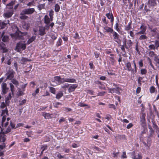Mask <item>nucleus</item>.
I'll list each match as a JSON object with an SVG mask.
<instances>
[{"label": "nucleus", "mask_w": 159, "mask_h": 159, "mask_svg": "<svg viewBox=\"0 0 159 159\" xmlns=\"http://www.w3.org/2000/svg\"><path fill=\"white\" fill-rule=\"evenodd\" d=\"M0 143L2 142L3 143L2 144H0V157L3 156L4 155V151L2 150L5 148L6 146V144L4 142L5 141L6 139L5 134H6L11 131V130H6L4 132L3 131L4 130H0Z\"/></svg>", "instance_id": "f257e3e1"}, {"label": "nucleus", "mask_w": 159, "mask_h": 159, "mask_svg": "<svg viewBox=\"0 0 159 159\" xmlns=\"http://www.w3.org/2000/svg\"><path fill=\"white\" fill-rule=\"evenodd\" d=\"M133 66H134V69L132 68L130 62H128L125 64V66H126V70L129 71H130L132 73L135 74L137 72V67L136 63L135 62V61L134 60L133 61Z\"/></svg>", "instance_id": "f03ea898"}, {"label": "nucleus", "mask_w": 159, "mask_h": 159, "mask_svg": "<svg viewBox=\"0 0 159 159\" xmlns=\"http://www.w3.org/2000/svg\"><path fill=\"white\" fill-rule=\"evenodd\" d=\"M26 47V44L25 41H20L17 43L15 50L18 52H20L21 51L25 50Z\"/></svg>", "instance_id": "7ed1b4c3"}, {"label": "nucleus", "mask_w": 159, "mask_h": 159, "mask_svg": "<svg viewBox=\"0 0 159 159\" xmlns=\"http://www.w3.org/2000/svg\"><path fill=\"white\" fill-rule=\"evenodd\" d=\"M77 85L76 84H73L69 87V84H66L62 87L63 88L65 89V93H68L74 91L75 89L77 87Z\"/></svg>", "instance_id": "20e7f679"}, {"label": "nucleus", "mask_w": 159, "mask_h": 159, "mask_svg": "<svg viewBox=\"0 0 159 159\" xmlns=\"http://www.w3.org/2000/svg\"><path fill=\"white\" fill-rule=\"evenodd\" d=\"M145 113L142 112L140 116V125L144 129L146 128V122L145 119Z\"/></svg>", "instance_id": "39448f33"}, {"label": "nucleus", "mask_w": 159, "mask_h": 159, "mask_svg": "<svg viewBox=\"0 0 159 159\" xmlns=\"http://www.w3.org/2000/svg\"><path fill=\"white\" fill-rule=\"evenodd\" d=\"M131 157L133 159H142V157L140 153L137 151H134L129 153Z\"/></svg>", "instance_id": "423d86ee"}, {"label": "nucleus", "mask_w": 159, "mask_h": 159, "mask_svg": "<svg viewBox=\"0 0 159 159\" xmlns=\"http://www.w3.org/2000/svg\"><path fill=\"white\" fill-rule=\"evenodd\" d=\"M35 11L34 8H30L23 10L20 13L21 15H31Z\"/></svg>", "instance_id": "0eeeda50"}, {"label": "nucleus", "mask_w": 159, "mask_h": 159, "mask_svg": "<svg viewBox=\"0 0 159 159\" xmlns=\"http://www.w3.org/2000/svg\"><path fill=\"white\" fill-rule=\"evenodd\" d=\"M109 93H116L117 94L120 95V91L121 90L120 88L116 87V88H112L109 89Z\"/></svg>", "instance_id": "6e6552de"}, {"label": "nucleus", "mask_w": 159, "mask_h": 159, "mask_svg": "<svg viewBox=\"0 0 159 159\" xmlns=\"http://www.w3.org/2000/svg\"><path fill=\"white\" fill-rule=\"evenodd\" d=\"M146 29V26L144 25V24L143 23L140 28V29L141 30L138 32L136 34H144L145 33Z\"/></svg>", "instance_id": "1a4fd4ad"}, {"label": "nucleus", "mask_w": 159, "mask_h": 159, "mask_svg": "<svg viewBox=\"0 0 159 159\" xmlns=\"http://www.w3.org/2000/svg\"><path fill=\"white\" fill-rule=\"evenodd\" d=\"M106 16L107 17L108 19H111L110 22L112 26L114 23V17L111 11V13L109 12L107 13L106 14Z\"/></svg>", "instance_id": "9d476101"}, {"label": "nucleus", "mask_w": 159, "mask_h": 159, "mask_svg": "<svg viewBox=\"0 0 159 159\" xmlns=\"http://www.w3.org/2000/svg\"><path fill=\"white\" fill-rule=\"evenodd\" d=\"M15 72L12 70H10L9 72L6 74L7 77L6 80H11L14 76Z\"/></svg>", "instance_id": "9b49d317"}, {"label": "nucleus", "mask_w": 159, "mask_h": 159, "mask_svg": "<svg viewBox=\"0 0 159 159\" xmlns=\"http://www.w3.org/2000/svg\"><path fill=\"white\" fill-rule=\"evenodd\" d=\"M111 34H112L114 41L118 43V40H120L119 34L114 30Z\"/></svg>", "instance_id": "f8f14e48"}, {"label": "nucleus", "mask_w": 159, "mask_h": 159, "mask_svg": "<svg viewBox=\"0 0 159 159\" xmlns=\"http://www.w3.org/2000/svg\"><path fill=\"white\" fill-rule=\"evenodd\" d=\"M2 93L5 94L8 91L9 88L7 87V84L6 83H2Z\"/></svg>", "instance_id": "ddd939ff"}, {"label": "nucleus", "mask_w": 159, "mask_h": 159, "mask_svg": "<svg viewBox=\"0 0 159 159\" xmlns=\"http://www.w3.org/2000/svg\"><path fill=\"white\" fill-rule=\"evenodd\" d=\"M13 10L11 9L7 11L6 13L4 14V16L7 18H9L11 17L13 14Z\"/></svg>", "instance_id": "4468645a"}, {"label": "nucleus", "mask_w": 159, "mask_h": 159, "mask_svg": "<svg viewBox=\"0 0 159 159\" xmlns=\"http://www.w3.org/2000/svg\"><path fill=\"white\" fill-rule=\"evenodd\" d=\"M148 5L151 7H155L157 5V0H148Z\"/></svg>", "instance_id": "2eb2a0df"}, {"label": "nucleus", "mask_w": 159, "mask_h": 159, "mask_svg": "<svg viewBox=\"0 0 159 159\" xmlns=\"http://www.w3.org/2000/svg\"><path fill=\"white\" fill-rule=\"evenodd\" d=\"M5 32L3 31L1 35V37L2 38V40L4 42H7L8 41L9 37L7 35H4Z\"/></svg>", "instance_id": "dca6fc26"}, {"label": "nucleus", "mask_w": 159, "mask_h": 159, "mask_svg": "<svg viewBox=\"0 0 159 159\" xmlns=\"http://www.w3.org/2000/svg\"><path fill=\"white\" fill-rule=\"evenodd\" d=\"M18 35L17 36V39H22L23 36L27 34V32H22L19 31L18 33Z\"/></svg>", "instance_id": "f3484780"}, {"label": "nucleus", "mask_w": 159, "mask_h": 159, "mask_svg": "<svg viewBox=\"0 0 159 159\" xmlns=\"http://www.w3.org/2000/svg\"><path fill=\"white\" fill-rule=\"evenodd\" d=\"M104 29L105 30L104 31L105 33H111L113 31V30L112 28H111L107 26H106L104 27Z\"/></svg>", "instance_id": "a211bd4d"}, {"label": "nucleus", "mask_w": 159, "mask_h": 159, "mask_svg": "<svg viewBox=\"0 0 159 159\" xmlns=\"http://www.w3.org/2000/svg\"><path fill=\"white\" fill-rule=\"evenodd\" d=\"M45 28L44 27H40L39 29V35L43 36L46 33L45 32Z\"/></svg>", "instance_id": "6ab92c4d"}, {"label": "nucleus", "mask_w": 159, "mask_h": 159, "mask_svg": "<svg viewBox=\"0 0 159 159\" xmlns=\"http://www.w3.org/2000/svg\"><path fill=\"white\" fill-rule=\"evenodd\" d=\"M123 42L124 43V44L121 46V49L123 52H125V48H126L127 49L128 48L127 47L126 45V39H125V40Z\"/></svg>", "instance_id": "aec40b11"}, {"label": "nucleus", "mask_w": 159, "mask_h": 159, "mask_svg": "<svg viewBox=\"0 0 159 159\" xmlns=\"http://www.w3.org/2000/svg\"><path fill=\"white\" fill-rule=\"evenodd\" d=\"M132 22L131 21L127 25L125 26L124 30L126 31H129L132 29Z\"/></svg>", "instance_id": "412c9836"}, {"label": "nucleus", "mask_w": 159, "mask_h": 159, "mask_svg": "<svg viewBox=\"0 0 159 159\" xmlns=\"http://www.w3.org/2000/svg\"><path fill=\"white\" fill-rule=\"evenodd\" d=\"M52 115L48 113H44L42 115L46 119H49L53 118V117L52 116Z\"/></svg>", "instance_id": "4be33fe9"}, {"label": "nucleus", "mask_w": 159, "mask_h": 159, "mask_svg": "<svg viewBox=\"0 0 159 159\" xmlns=\"http://www.w3.org/2000/svg\"><path fill=\"white\" fill-rule=\"evenodd\" d=\"M157 55L153 51H150L148 53V56L151 57H154V58Z\"/></svg>", "instance_id": "5701e85b"}, {"label": "nucleus", "mask_w": 159, "mask_h": 159, "mask_svg": "<svg viewBox=\"0 0 159 159\" xmlns=\"http://www.w3.org/2000/svg\"><path fill=\"white\" fill-rule=\"evenodd\" d=\"M36 39V36H33L30 38L28 40L27 43L28 44H30L35 40Z\"/></svg>", "instance_id": "b1692460"}, {"label": "nucleus", "mask_w": 159, "mask_h": 159, "mask_svg": "<svg viewBox=\"0 0 159 159\" xmlns=\"http://www.w3.org/2000/svg\"><path fill=\"white\" fill-rule=\"evenodd\" d=\"M151 42L154 43V46L156 49H157L159 47V40H155L154 41H152Z\"/></svg>", "instance_id": "393cba45"}, {"label": "nucleus", "mask_w": 159, "mask_h": 159, "mask_svg": "<svg viewBox=\"0 0 159 159\" xmlns=\"http://www.w3.org/2000/svg\"><path fill=\"white\" fill-rule=\"evenodd\" d=\"M50 20H50V19L46 15L45 16L44 22L45 23L47 24H48L50 23Z\"/></svg>", "instance_id": "a878e982"}, {"label": "nucleus", "mask_w": 159, "mask_h": 159, "mask_svg": "<svg viewBox=\"0 0 159 159\" xmlns=\"http://www.w3.org/2000/svg\"><path fill=\"white\" fill-rule=\"evenodd\" d=\"M126 44H127V46L129 48L132 46L133 42L130 39H128L127 41Z\"/></svg>", "instance_id": "bb28decb"}, {"label": "nucleus", "mask_w": 159, "mask_h": 159, "mask_svg": "<svg viewBox=\"0 0 159 159\" xmlns=\"http://www.w3.org/2000/svg\"><path fill=\"white\" fill-rule=\"evenodd\" d=\"M143 78H144V77H139L138 78V83L139 84V85L140 86L141 85L142 82H143V83L144 82V81H142Z\"/></svg>", "instance_id": "cd10ccee"}, {"label": "nucleus", "mask_w": 159, "mask_h": 159, "mask_svg": "<svg viewBox=\"0 0 159 159\" xmlns=\"http://www.w3.org/2000/svg\"><path fill=\"white\" fill-rule=\"evenodd\" d=\"M15 4L14 2L13 1H11L9 4L7 5V6H10L9 8L10 10L13 9V5Z\"/></svg>", "instance_id": "c85d7f7f"}, {"label": "nucleus", "mask_w": 159, "mask_h": 159, "mask_svg": "<svg viewBox=\"0 0 159 159\" xmlns=\"http://www.w3.org/2000/svg\"><path fill=\"white\" fill-rule=\"evenodd\" d=\"M32 61L30 59H29L28 58H25V57H22V58L21 61L23 63H24L25 62L29 61Z\"/></svg>", "instance_id": "c756f323"}, {"label": "nucleus", "mask_w": 159, "mask_h": 159, "mask_svg": "<svg viewBox=\"0 0 159 159\" xmlns=\"http://www.w3.org/2000/svg\"><path fill=\"white\" fill-rule=\"evenodd\" d=\"M10 88L12 93L13 94L15 91L14 87L13 84L11 83H10Z\"/></svg>", "instance_id": "7c9ffc66"}, {"label": "nucleus", "mask_w": 159, "mask_h": 159, "mask_svg": "<svg viewBox=\"0 0 159 159\" xmlns=\"http://www.w3.org/2000/svg\"><path fill=\"white\" fill-rule=\"evenodd\" d=\"M63 95V93L61 92H60L58 93L56 96V98L57 99L60 98Z\"/></svg>", "instance_id": "2f4dec72"}, {"label": "nucleus", "mask_w": 159, "mask_h": 159, "mask_svg": "<svg viewBox=\"0 0 159 159\" xmlns=\"http://www.w3.org/2000/svg\"><path fill=\"white\" fill-rule=\"evenodd\" d=\"M156 89L155 87L153 86H152L150 87L149 89L150 92L151 93H153L155 92Z\"/></svg>", "instance_id": "473e14b6"}, {"label": "nucleus", "mask_w": 159, "mask_h": 159, "mask_svg": "<svg viewBox=\"0 0 159 159\" xmlns=\"http://www.w3.org/2000/svg\"><path fill=\"white\" fill-rule=\"evenodd\" d=\"M11 82L16 86H17L19 84V82L15 79H13L11 80Z\"/></svg>", "instance_id": "72a5a7b5"}, {"label": "nucleus", "mask_w": 159, "mask_h": 159, "mask_svg": "<svg viewBox=\"0 0 159 159\" xmlns=\"http://www.w3.org/2000/svg\"><path fill=\"white\" fill-rule=\"evenodd\" d=\"M102 20L103 22L106 25H107L108 24V21L106 19V17L104 16L102 18Z\"/></svg>", "instance_id": "f704fd0d"}, {"label": "nucleus", "mask_w": 159, "mask_h": 159, "mask_svg": "<svg viewBox=\"0 0 159 159\" xmlns=\"http://www.w3.org/2000/svg\"><path fill=\"white\" fill-rule=\"evenodd\" d=\"M154 61L157 64H159V55H157L154 59Z\"/></svg>", "instance_id": "c9c22d12"}, {"label": "nucleus", "mask_w": 159, "mask_h": 159, "mask_svg": "<svg viewBox=\"0 0 159 159\" xmlns=\"http://www.w3.org/2000/svg\"><path fill=\"white\" fill-rule=\"evenodd\" d=\"M141 74L142 75H146L147 73V70L146 69H142L140 70Z\"/></svg>", "instance_id": "e433bc0d"}, {"label": "nucleus", "mask_w": 159, "mask_h": 159, "mask_svg": "<svg viewBox=\"0 0 159 159\" xmlns=\"http://www.w3.org/2000/svg\"><path fill=\"white\" fill-rule=\"evenodd\" d=\"M20 18L22 20H26L27 19L28 17L27 16L25 15H21Z\"/></svg>", "instance_id": "4c0bfd02"}, {"label": "nucleus", "mask_w": 159, "mask_h": 159, "mask_svg": "<svg viewBox=\"0 0 159 159\" xmlns=\"http://www.w3.org/2000/svg\"><path fill=\"white\" fill-rule=\"evenodd\" d=\"M148 48H149V50H155L156 49V48L154 46V45L153 44L149 45L148 46Z\"/></svg>", "instance_id": "58836bf2"}, {"label": "nucleus", "mask_w": 159, "mask_h": 159, "mask_svg": "<svg viewBox=\"0 0 159 159\" xmlns=\"http://www.w3.org/2000/svg\"><path fill=\"white\" fill-rule=\"evenodd\" d=\"M142 35H141L139 38V39L140 40H144L147 39L148 38L145 35L143 34H142Z\"/></svg>", "instance_id": "ea45409f"}, {"label": "nucleus", "mask_w": 159, "mask_h": 159, "mask_svg": "<svg viewBox=\"0 0 159 159\" xmlns=\"http://www.w3.org/2000/svg\"><path fill=\"white\" fill-rule=\"evenodd\" d=\"M48 148V146L46 144H44L42 146L41 148V149L43 150V151H44V150H47Z\"/></svg>", "instance_id": "a19ab883"}, {"label": "nucleus", "mask_w": 159, "mask_h": 159, "mask_svg": "<svg viewBox=\"0 0 159 159\" xmlns=\"http://www.w3.org/2000/svg\"><path fill=\"white\" fill-rule=\"evenodd\" d=\"M128 33L129 34L130 36L131 37L132 39H134L135 37V35L134 32L132 31H130L128 32Z\"/></svg>", "instance_id": "79ce46f5"}, {"label": "nucleus", "mask_w": 159, "mask_h": 159, "mask_svg": "<svg viewBox=\"0 0 159 159\" xmlns=\"http://www.w3.org/2000/svg\"><path fill=\"white\" fill-rule=\"evenodd\" d=\"M118 153L119 152H113L111 155L113 157L116 158L118 157Z\"/></svg>", "instance_id": "37998d69"}, {"label": "nucleus", "mask_w": 159, "mask_h": 159, "mask_svg": "<svg viewBox=\"0 0 159 159\" xmlns=\"http://www.w3.org/2000/svg\"><path fill=\"white\" fill-rule=\"evenodd\" d=\"M60 7L57 4H56L55 7V11L56 12H58L59 11Z\"/></svg>", "instance_id": "c03bdc74"}, {"label": "nucleus", "mask_w": 159, "mask_h": 159, "mask_svg": "<svg viewBox=\"0 0 159 159\" xmlns=\"http://www.w3.org/2000/svg\"><path fill=\"white\" fill-rule=\"evenodd\" d=\"M65 81L69 82H74L75 81L74 79H66L65 80Z\"/></svg>", "instance_id": "a18cd8bd"}, {"label": "nucleus", "mask_w": 159, "mask_h": 159, "mask_svg": "<svg viewBox=\"0 0 159 159\" xmlns=\"http://www.w3.org/2000/svg\"><path fill=\"white\" fill-rule=\"evenodd\" d=\"M98 88L100 89H105V87L104 85L101 83V85H99L98 86Z\"/></svg>", "instance_id": "49530a36"}, {"label": "nucleus", "mask_w": 159, "mask_h": 159, "mask_svg": "<svg viewBox=\"0 0 159 159\" xmlns=\"http://www.w3.org/2000/svg\"><path fill=\"white\" fill-rule=\"evenodd\" d=\"M7 25V23L4 22H2V23H1L0 27H1L0 29H3L5 28Z\"/></svg>", "instance_id": "de8ad7c7"}, {"label": "nucleus", "mask_w": 159, "mask_h": 159, "mask_svg": "<svg viewBox=\"0 0 159 159\" xmlns=\"http://www.w3.org/2000/svg\"><path fill=\"white\" fill-rule=\"evenodd\" d=\"M115 29L118 32H119L120 31V30L119 28V24L117 22L116 23Z\"/></svg>", "instance_id": "09e8293b"}, {"label": "nucleus", "mask_w": 159, "mask_h": 159, "mask_svg": "<svg viewBox=\"0 0 159 159\" xmlns=\"http://www.w3.org/2000/svg\"><path fill=\"white\" fill-rule=\"evenodd\" d=\"M93 148L94 150H96L98 152H101L102 151L101 149L99 148L98 147L96 146H94L93 147Z\"/></svg>", "instance_id": "8fccbe9b"}, {"label": "nucleus", "mask_w": 159, "mask_h": 159, "mask_svg": "<svg viewBox=\"0 0 159 159\" xmlns=\"http://www.w3.org/2000/svg\"><path fill=\"white\" fill-rule=\"evenodd\" d=\"M139 65L140 67H141L143 66V60H140L139 62Z\"/></svg>", "instance_id": "3c124183"}, {"label": "nucleus", "mask_w": 159, "mask_h": 159, "mask_svg": "<svg viewBox=\"0 0 159 159\" xmlns=\"http://www.w3.org/2000/svg\"><path fill=\"white\" fill-rule=\"evenodd\" d=\"M17 95L18 96H20L24 94L23 92L20 89H19L17 93Z\"/></svg>", "instance_id": "603ef678"}, {"label": "nucleus", "mask_w": 159, "mask_h": 159, "mask_svg": "<svg viewBox=\"0 0 159 159\" xmlns=\"http://www.w3.org/2000/svg\"><path fill=\"white\" fill-rule=\"evenodd\" d=\"M53 11L52 10L51 11L49 12V15L50 17V19L51 20V21L52 20V19L53 18Z\"/></svg>", "instance_id": "864d4df0"}, {"label": "nucleus", "mask_w": 159, "mask_h": 159, "mask_svg": "<svg viewBox=\"0 0 159 159\" xmlns=\"http://www.w3.org/2000/svg\"><path fill=\"white\" fill-rule=\"evenodd\" d=\"M135 50L137 52L138 54H139L140 53V51L139 50V48H138V43H137L135 45Z\"/></svg>", "instance_id": "5fc2aeb1"}, {"label": "nucleus", "mask_w": 159, "mask_h": 159, "mask_svg": "<svg viewBox=\"0 0 159 159\" xmlns=\"http://www.w3.org/2000/svg\"><path fill=\"white\" fill-rule=\"evenodd\" d=\"M108 107L109 108H113L114 110L116 109V106L114 104H109L108 105Z\"/></svg>", "instance_id": "6e6d98bb"}, {"label": "nucleus", "mask_w": 159, "mask_h": 159, "mask_svg": "<svg viewBox=\"0 0 159 159\" xmlns=\"http://www.w3.org/2000/svg\"><path fill=\"white\" fill-rule=\"evenodd\" d=\"M121 157L122 159L126 158H127V156L125 152H123L122 155H121Z\"/></svg>", "instance_id": "4d7b16f0"}, {"label": "nucleus", "mask_w": 159, "mask_h": 159, "mask_svg": "<svg viewBox=\"0 0 159 159\" xmlns=\"http://www.w3.org/2000/svg\"><path fill=\"white\" fill-rule=\"evenodd\" d=\"M95 57L96 58H98L99 57L100 54L97 52H94Z\"/></svg>", "instance_id": "13d9d810"}, {"label": "nucleus", "mask_w": 159, "mask_h": 159, "mask_svg": "<svg viewBox=\"0 0 159 159\" xmlns=\"http://www.w3.org/2000/svg\"><path fill=\"white\" fill-rule=\"evenodd\" d=\"M50 91L53 94L55 93V89L52 87H50Z\"/></svg>", "instance_id": "bf43d9fd"}, {"label": "nucleus", "mask_w": 159, "mask_h": 159, "mask_svg": "<svg viewBox=\"0 0 159 159\" xmlns=\"http://www.w3.org/2000/svg\"><path fill=\"white\" fill-rule=\"evenodd\" d=\"M5 113H6L7 115L8 114V110L7 108H6L5 110H2V116Z\"/></svg>", "instance_id": "052dcab7"}, {"label": "nucleus", "mask_w": 159, "mask_h": 159, "mask_svg": "<svg viewBox=\"0 0 159 159\" xmlns=\"http://www.w3.org/2000/svg\"><path fill=\"white\" fill-rule=\"evenodd\" d=\"M106 93V92L105 91L100 92L98 93V96H104Z\"/></svg>", "instance_id": "680f3d73"}, {"label": "nucleus", "mask_w": 159, "mask_h": 159, "mask_svg": "<svg viewBox=\"0 0 159 159\" xmlns=\"http://www.w3.org/2000/svg\"><path fill=\"white\" fill-rule=\"evenodd\" d=\"M29 25L25 23L23 25V28L26 29V30H28L29 28Z\"/></svg>", "instance_id": "e2e57ef3"}, {"label": "nucleus", "mask_w": 159, "mask_h": 159, "mask_svg": "<svg viewBox=\"0 0 159 159\" xmlns=\"http://www.w3.org/2000/svg\"><path fill=\"white\" fill-rule=\"evenodd\" d=\"M57 157L59 159H63L64 158V157L61 155L59 153H58V154H57Z\"/></svg>", "instance_id": "0e129e2a"}, {"label": "nucleus", "mask_w": 159, "mask_h": 159, "mask_svg": "<svg viewBox=\"0 0 159 159\" xmlns=\"http://www.w3.org/2000/svg\"><path fill=\"white\" fill-rule=\"evenodd\" d=\"M89 67L90 69H93L95 67L93 65V62H90L89 63Z\"/></svg>", "instance_id": "69168bd1"}, {"label": "nucleus", "mask_w": 159, "mask_h": 159, "mask_svg": "<svg viewBox=\"0 0 159 159\" xmlns=\"http://www.w3.org/2000/svg\"><path fill=\"white\" fill-rule=\"evenodd\" d=\"M55 80L58 81L59 83L61 81V78L60 76H57L55 77Z\"/></svg>", "instance_id": "338daca9"}, {"label": "nucleus", "mask_w": 159, "mask_h": 159, "mask_svg": "<svg viewBox=\"0 0 159 159\" xmlns=\"http://www.w3.org/2000/svg\"><path fill=\"white\" fill-rule=\"evenodd\" d=\"M28 156V153L27 152H25L24 153H23L21 156V157H22L25 158H27Z\"/></svg>", "instance_id": "774afa93"}]
</instances>
